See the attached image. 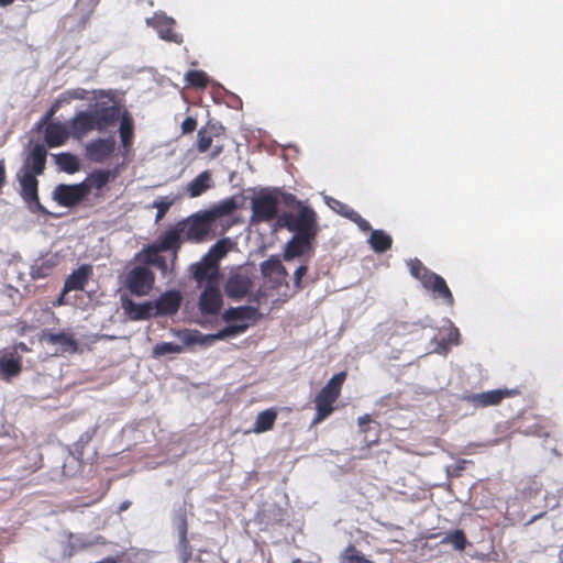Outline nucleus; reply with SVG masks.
Returning <instances> with one entry per match:
<instances>
[{"instance_id":"nucleus-18","label":"nucleus","mask_w":563,"mask_h":563,"mask_svg":"<svg viewBox=\"0 0 563 563\" xmlns=\"http://www.w3.org/2000/svg\"><path fill=\"white\" fill-rule=\"evenodd\" d=\"M163 252L162 250H158L154 245H147L142 251H140L135 255V260L140 263H143L144 265L148 266H155L158 268L163 274H166L169 269L167 261L164 256H162L159 253Z\"/></svg>"},{"instance_id":"nucleus-47","label":"nucleus","mask_w":563,"mask_h":563,"mask_svg":"<svg viewBox=\"0 0 563 563\" xmlns=\"http://www.w3.org/2000/svg\"><path fill=\"white\" fill-rule=\"evenodd\" d=\"M347 219L356 223L362 231L371 230V224L368 223V221L363 219L356 211H350V213L347 214Z\"/></svg>"},{"instance_id":"nucleus-19","label":"nucleus","mask_w":563,"mask_h":563,"mask_svg":"<svg viewBox=\"0 0 563 563\" xmlns=\"http://www.w3.org/2000/svg\"><path fill=\"white\" fill-rule=\"evenodd\" d=\"M185 241L183 233L179 229L178 223L168 230L157 243H154L153 245L157 247L158 250H162L163 252L172 251L173 252V261L174 262L177 257V252L181 245V243Z\"/></svg>"},{"instance_id":"nucleus-11","label":"nucleus","mask_w":563,"mask_h":563,"mask_svg":"<svg viewBox=\"0 0 563 563\" xmlns=\"http://www.w3.org/2000/svg\"><path fill=\"white\" fill-rule=\"evenodd\" d=\"M90 192L87 181L75 185L60 184L53 191V199L64 207H73L79 203Z\"/></svg>"},{"instance_id":"nucleus-9","label":"nucleus","mask_w":563,"mask_h":563,"mask_svg":"<svg viewBox=\"0 0 563 563\" xmlns=\"http://www.w3.org/2000/svg\"><path fill=\"white\" fill-rule=\"evenodd\" d=\"M174 334L177 341L157 343L152 350L153 357L158 358L167 354H180L186 346L196 344L199 341V332L196 330L176 331Z\"/></svg>"},{"instance_id":"nucleus-63","label":"nucleus","mask_w":563,"mask_h":563,"mask_svg":"<svg viewBox=\"0 0 563 563\" xmlns=\"http://www.w3.org/2000/svg\"><path fill=\"white\" fill-rule=\"evenodd\" d=\"M53 113H54V109H52V110L47 113L46 119H48L49 117H52V115H53Z\"/></svg>"},{"instance_id":"nucleus-45","label":"nucleus","mask_w":563,"mask_h":563,"mask_svg":"<svg viewBox=\"0 0 563 563\" xmlns=\"http://www.w3.org/2000/svg\"><path fill=\"white\" fill-rule=\"evenodd\" d=\"M173 203H174V199H170L168 197H163V198L154 201L153 207L156 208V210H157L156 216H155L156 222H158L159 220H162L165 217L166 212L168 211V209L172 207Z\"/></svg>"},{"instance_id":"nucleus-3","label":"nucleus","mask_w":563,"mask_h":563,"mask_svg":"<svg viewBox=\"0 0 563 563\" xmlns=\"http://www.w3.org/2000/svg\"><path fill=\"white\" fill-rule=\"evenodd\" d=\"M346 374L340 372L333 375L325 386L320 390L314 399L317 416L314 422H320L329 417L333 410V402L336 400L341 386L344 383Z\"/></svg>"},{"instance_id":"nucleus-12","label":"nucleus","mask_w":563,"mask_h":563,"mask_svg":"<svg viewBox=\"0 0 563 563\" xmlns=\"http://www.w3.org/2000/svg\"><path fill=\"white\" fill-rule=\"evenodd\" d=\"M260 266L263 278L272 288L279 289L282 286L288 288L286 282L288 273L277 256H271L262 262Z\"/></svg>"},{"instance_id":"nucleus-21","label":"nucleus","mask_w":563,"mask_h":563,"mask_svg":"<svg viewBox=\"0 0 563 563\" xmlns=\"http://www.w3.org/2000/svg\"><path fill=\"white\" fill-rule=\"evenodd\" d=\"M249 328L247 323H235L229 324L213 334H201L199 332L198 343L201 345L212 344L216 341L224 340L227 338H233L241 333H244Z\"/></svg>"},{"instance_id":"nucleus-57","label":"nucleus","mask_w":563,"mask_h":563,"mask_svg":"<svg viewBox=\"0 0 563 563\" xmlns=\"http://www.w3.org/2000/svg\"><path fill=\"white\" fill-rule=\"evenodd\" d=\"M371 421L369 415L358 417V424L362 427Z\"/></svg>"},{"instance_id":"nucleus-59","label":"nucleus","mask_w":563,"mask_h":563,"mask_svg":"<svg viewBox=\"0 0 563 563\" xmlns=\"http://www.w3.org/2000/svg\"><path fill=\"white\" fill-rule=\"evenodd\" d=\"M14 0H0V7H7L11 4Z\"/></svg>"},{"instance_id":"nucleus-50","label":"nucleus","mask_w":563,"mask_h":563,"mask_svg":"<svg viewBox=\"0 0 563 563\" xmlns=\"http://www.w3.org/2000/svg\"><path fill=\"white\" fill-rule=\"evenodd\" d=\"M459 336H460L459 330L455 327L451 325L450 331L446 336V341L452 344H457Z\"/></svg>"},{"instance_id":"nucleus-27","label":"nucleus","mask_w":563,"mask_h":563,"mask_svg":"<svg viewBox=\"0 0 563 563\" xmlns=\"http://www.w3.org/2000/svg\"><path fill=\"white\" fill-rule=\"evenodd\" d=\"M257 316V308L252 306L230 307L222 313V319L225 322L239 321L245 323L247 320H255Z\"/></svg>"},{"instance_id":"nucleus-56","label":"nucleus","mask_w":563,"mask_h":563,"mask_svg":"<svg viewBox=\"0 0 563 563\" xmlns=\"http://www.w3.org/2000/svg\"><path fill=\"white\" fill-rule=\"evenodd\" d=\"M130 506H131V501L124 500L123 503L120 504L118 511L123 512V511L128 510Z\"/></svg>"},{"instance_id":"nucleus-32","label":"nucleus","mask_w":563,"mask_h":563,"mask_svg":"<svg viewBox=\"0 0 563 563\" xmlns=\"http://www.w3.org/2000/svg\"><path fill=\"white\" fill-rule=\"evenodd\" d=\"M119 119H121L119 128L121 143L123 147H129L132 142L134 132L133 118L130 112L124 111L122 114H120Z\"/></svg>"},{"instance_id":"nucleus-41","label":"nucleus","mask_w":563,"mask_h":563,"mask_svg":"<svg viewBox=\"0 0 563 563\" xmlns=\"http://www.w3.org/2000/svg\"><path fill=\"white\" fill-rule=\"evenodd\" d=\"M443 543H450L455 550H464L466 545V538L462 530H455L446 534L442 541Z\"/></svg>"},{"instance_id":"nucleus-38","label":"nucleus","mask_w":563,"mask_h":563,"mask_svg":"<svg viewBox=\"0 0 563 563\" xmlns=\"http://www.w3.org/2000/svg\"><path fill=\"white\" fill-rule=\"evenodd\" d=\"M211 133H208L206 128H202L198 131V139H197V148L200 153L207 152L212 143V136L218 135L220 130H222V126H216L211 125Z\"/></svg>"},{"instance_id":"nucleus-2","label":"nucleus","mask_w":563,"mask_h":563,"mask_svg":"<svg viewBox=\"0 0 563 563\" xmlns=\"http://www.w3.org/2000/svg\"><path fill=\"white\" fill-rule=\"evenodd\" d=\"M346 374L340 372L333 375L325 386L320 390L314 399L317 416L314 422H320L329 417L333 410V402L336 400L341 386L344 383Z\"/></svg>"},{"instance_id":"nucleus-49","label":"nucleus","mask_w":563,"mask_h":563,"mask_svg":"<svg viewBox=\"0 0 563 563\" xmlns=\"http://www.w3.org/2000/svg\"><path fill=\"white\" fill-rule=\"evenodd\" d=\"M197 126V121L192 117H187L181 123L183 133H191Z\"/></svg>"},{"instance_id":"nucleus-55","label":"nucleus","mask_w":563,"mask_h":563,"mask_svg":"<svg viewBox=\"0 0 563 563\" xmlns=\"http://www.w3.org/2000/svg\"><path fill=\"white\" fill-rule=\"evenodd\" d=\"M18 351H21V352H27L29 351V347L25 343L23 342H20L18 343L15 346H14V352L16 353Z\"/></svg>"},{"instance_id":"nucleus-30","label":"nucleus","mask_w":563,"mask_h":563,"mask_svg":"<svg viewBox=\"0 0 563 563\" xmlns=\"http://www.w3.org/2000/svg\"><path fill=\"white\" fill-rule=\"evenodd\" d=\"M44 340L53 345H58L63 353H75L77 342L71 334L66 332H49L44 335Z\"/></svg>"},{"instance_id":"nucleus-5","label":"nucleus","mask_w":563,"mask_h":563,"mask_svg":"<svg viewBox=\"0 0 563 563\" xmlns=\"http://www.w3.org/2000/svg\"><path fill=\"white\" fill-rule=\"evenodd\" d=\"M155 275L146 265L134 266L125 274L124 286L135 296H146L152 290Z\"/></svg>"},{"instance_id":"nucleus-54","label":"nucleus","mask_w":563,"mask_h":563,"mask_svg":"<svg viewBox=\"0 0 563 563\" xmlns=\"http://www.w3.org/2000/svg\"><path fill=\"white\" fill-rule=\"evenodd\" d=\"M5 180V172H4V165L3 162H0V187L4 184Z\"/></svg>"},{"instance_id":"nucleus-46","label":"nucleus","mask_w":563,"mask_h":563,"mask_svg":"<svg viewBox=\"0 0 563 563\" xmlns=\"http://www.w3.org/2000/svg\"><path fill=\"white\" fill-rule=\"evenodd\" d=\"M408 266L410 268V274L421 282V276L424 275V271H428L422 263L415 258L408 262Z\"/></svg>"},{"instance_id":"nucleus-24","label":"nucleus","mask_w":563,"mask_h":563,"mask_svg":"<svg viewBox=\"0 0 563 563\" xmlns=\"http://www.w3.org/2000/svg\"><path fill=\"white\" fill-rule=\"evenodd\" d=\"M91 274V265H81L67 277L64 284V292L71 290H84Z\"/></svg>"},{"instance_id":"nucleus-58","label":"nucleus","mask_w":563,"mask_h":563,"mask_svg":"<svg viewBox=\"0 0 563 563\" xmlns=\"http://www.w3.org/2000/svg\"><path fill=\"white\" fill-rule=\"evenodd\" d=\"M66 294H67V292H64V290H63V291H62V294H60V296L57 298V300H56L55 305H58V306L64 305V303H65V295H66Z\"/></svg>"},{"instance_id":"nucleus-48","label":"nucleus","mask_w":563,"mask_h":563,"mask_svg":"<svg viewBox=\"0 0 563 563\" xmlns=\"http://www.w3.org/2000/svg\"><path fill=\"white\" fill-rule=\"evenodd\" d=\"M307 274V266L300 265L294 273V288L295 291L301 288V278Z\"/></svg>"},{"instance_id":"nucleus-33","label":"nucleus","mask_w":563,"mask_h":563,"mask_svg":"<svg viewBox=\"0 0 563 563\" xmlns=\"http://www.w3.org/2000/svg\"><path fill=\"white\" fill-rule=\"evenodd\" d=\"M126 310L132 320H144L152 317L155 309L152 302L134 303L129 301Z\"/></svg>"},{"instance_id":"nucleus-10","label":"nucleus","mask_w":563,"mask_h":563,"mask_svg":"<svg viewBox=\"0 0 563 563\" xmlns=\"http://www.w3.org/2000/svg\"><path fill=\"white\" fill-rule=\"evenodd\" d=\"M213 222L203 213L194 214L178 222L179 229L185 241L200 242L210 231V224Z\"/></svg>"},{"instance_id":"nucleus-43","label":"nucleus","mask_w":563,"mask_h":563,"mask_svg":"<svg viewBox=\"0 0 563 563\" xmlns=\"http://www.w3.org/2000/svg\"><path fill=\"white\" fill-rule=\"evenodd\" d=\"M342 563H372L354 547H349L342 556Z\"/></svg>"},{"instance_id":"nucleus-7","label":"nucleus","mask_w":563,"mask_h":563,"mask_svg":"<svg viewBox=\"0 0 563 563\" xmlns=\"http://www.w3.org/2000/svg\"><path fill=\"white\" fill-rule=\"evenodd\" d=\"M278 198L271 192H261L252 199V223L268 222L278 213Z\"/></svg>"},{"instance_id":"nucleus-16","label":"nucleus","mask_w":563,"mask_h":563,"mask_svg":"<svg viewBox=\"0 0 563 563\" xmlns=\"http://www.w3.org/2000/svg\"><path fill=\"white\" fill-rule=\"evenodd\" d=\"M146 24L153 26L157 30V33L161 38L174 43H181L183 38L177 33L173 32L172 27L175 24V20L166 16L164 14L162 15H155L153 18L146 19Z\"/></svg>"},{"instance_id":"nucleus-15","label":"nucleus","mask_w":563,"mask_h":563,"mask_svg":"<svg viewBox=\"0 0 563 563\" xmlns=\"http://www.w3.org/2000/svg\"><path fill=\"white\" fill-rule=\"evenodd\" d=\"M223 298L220 289L208 284L199 297V309L203 314L216 316L220 312Z\"/></svg>"},{"instance_id":"nucleus-40","label":"nucleus","mask_w":563,"mask_h":563,"mask_svg":"<svg viewBox=\"0 0 563 563\" xmlns=\"http://www.w3.org/2000/svg\"><path fill=\"white\" fill-rule=\"evenodd\" d=\"M109 179V170H96L89 176V178L86 181L88 183L90 188L95 187L96 189H101L108 184Z\"/></svg>"},{"instance_id":"nucleus-42","label":"nucleus","mask_w":563,"mask_h":563,"mask_svg":"<svg viewBox=\"0 0 563 563\" xmlns=\"http://www.w3.org/2000/svg\"><path fill=\"white\" fill-rule=\"evenodd\" d=\"M177 539L178 541L176 545V551L179 554L181 561L184 563H187L192 554L191 547L187 540V534H184V537H181V534H178Z\"/></svg>"},{"instance_id":"nucleus-28","label":"nucleus","mask_w":563,"mask_h":563,"mask_svg":"<svg viewBox=\"0 0 563 563\" xmlns=\"http://www.w3.org/2000/svg\"><path fill=\"white\" fill-rule=\"evenodd\" d=\"M22 371L21 360L15 353H5L0 356V374L5 380L18 376Z\"/></svg>"},{"instance_id":"nucleus-37","label":"nucleus","mask_w":563,"mask_h":563,"mask_svg":"<svg viewBox=\"0 0 563 563\" xmlns=\"http://www.w3.org/2000/svg\"><path fill=\"white\" fill-rule=\"evenodd\" d=\"M55 163L59 168L68 174H74L79 170V162L77 157L70 153H60L54 156Z\"/></svg>"},{"instance_id":"nucleus-44","label":"nucleus","mask_w":563,"mask_h":563,"mask_svg":"<svg viewBox=\"0 0 563 563\" xmlns=\"http://www.w3.org/2000/svg\"><path fill=\"white\" fill-rule=\"evenodd\" d=\"M185 79L190 86L202 88L207 85V75L201 70L187 71Z\"/></svg>"},{"instance_id":"nucleus-31","label":"nucleus","mask_w":563,"mask_h":563,"mask_svg":"<svg viewBox=\"0 0 563 563\" xmlns=\"http://www.w3.org/2000/svg\"><path fill=\"white\" fill-rule=\"evenodd\" d=\"M239 208L238 199L235 197L227 198L216 206H213L210 210L206 211V217L211 219L212 221L221 218L223 216H229L233 211Z\"/></svg>"},{"instance_id":"nucleus-53","label":"nucleus","mask_w":563,"mask_h":563,"mask_svg":"<svg viewBox=\"0 0 563 563\" xmlns=\"http://www.w3.org/2000/svg\"><path fill=\"white\" fill-rule=\"evenodd\" d=\"M434 352H437L439 354H445L448 352V347H446L445 343H443V342L438 343V346L434 349Z\"/></svg>"},{"instance_id":"nucleus-36","label":"nucleus","mask_w":563,"mask_h":563,"mask_svg":"<svg viewBox=\"0 0 563 563\" xmlns=\"http://www.w3.org/2000/svg\"><path fill=\"white\" fill-rule=\"evenodd\" d=\"M231 245L232 243L230 239H222L212 245L205 256L209 258L213 264L219 265V261L228 254Z\"/></svg>"},{"instance_id":"nucleus-34","label":"nucleus","mask_w":563,"mask_h":563,"mask_svg":"<svg viewBox=\"0 0 563 563\" xmlns=\"http://www.w3.org/2000/svg\"><path fill=\"white\" fill-rule=\"evenodd\" d=\"M368 242L376 253H383L391 247V238L383 230H372Z\"/></svg>"},{"instance_id":"nucleus-35","label":"nucleus","mask_w":563,"mask_h":563,"mask_svg":"<svg viewBox=\"0 0 563 563\" xmlns=\"http://www.w3.org/2000/svg\"><path fill=\"white\" fill-rule=\"evenodd\" d=\"M276 417V412L272 409L261 411L257 415V418L254 423V432L262 433L272 429L275 423Z\"/></svg>"},{"instance_id":"nucleus-39","label":"nucleus","mask_w":563,"mask_h":563,"mask_svg":"<svg viewBox=\"0 0 563 563\" xmlns=\"http://www.w3.org/2000/svg\"><path fill=\"white\" fill-rule=\"evenodd\" d=\"M172 522L174 531L177 533V536L181 534V537H184V534H187L188 523L186 510L184 508L174 510Z\"/></svg>"},{"instance_id":"nucleus-1","label":"nucleus","mask_w":563,"mask_h":563,"mask_svg":"<svg viewBox=\"0 0 563 563\" xmlns=\"http://www.w3.org/2000/svg\"><path fill=\"white\" fill-rule=\"evenodd\" d=\"M120 117V109L117 106L96 104L85 111L78 112L68 122L71 136L81 139L90 131H106L113 126Z\"/></svg>"},{"instance_id":"nucleus-23","label":"nucleus","mask_w":563,"mask_h":563,"mask_svg":"<svg viewBox=\"0 0 563 563\" xmlns=\"http://www.w3.org/2000/svg\"><path fill=\"white\" fill-rule=\"evenodd\" d=\"M71 135L68 124L52 122L45 129V142L49 147L63 145Z\"/></svg>"},{"instance_id":"nucleus-14","label":"nucleus","mask_w":563,"mask_h":563,"mask_svg":"<svg viewBox=\"0 0 563 563\" xmlns=\"http://www.w3.org/2000/svg\"><path fill=\"white\" fill-rule=\"evenodd\" d=\"M516 391L514 389H493L488 391H483L478 394H471L466 396L464 399L474 407H489L497 406L501 402V400L506 397H510Z\"/></svg>"},{"instance_id":"nucleus-17","label":"nucleus","mask_w":563,"mask_h":563,"mask_svg":"<svg viewBox=\"0 0 563 563\" xmlns=\"http://www.w3.org/2000/svg\"><path fill=\"white\" fill-rule=\"evenodd\" d=\"M421 284L424 288L431 289L438 294L439 297L444 298L446 303H453L451 290L440 275L430 271H424V275L421 276Z\"/></svg>"},{"instance_id":"nucleus-22","label":"nucleus","mask_w":563,"mask_h":563,"mask_svg":"<svg viewBox=\"0 0 563 563\" xmlns=\"http://www.w3.org/2000/svg\"><path fill=\"white\" fill-rule=\"evenodd\" d=\"M181 295L177 290L164 292L153 305L157 314H174L181 303Z\"/></svg>"},{"instance_id":"nucleus-20","label":"nucleus","mask_w":563,"mask_h":563,"mask_svg":"<svg viewBox=\"0 0 563 563\" xmlns=\"http://www.w3.org/2000/svg\"><path fill=\"white\" fill-rule=\"evenodd\" d=\"M192 277L198 284L208 282L211 284L218 277L219 265L213 264L205 255L200 262L191 265Z\"/></svg>"},{"instance_id":"nucleus-61","label":"nucleus","mask_w":563,"mask_h":563,"mask_svg":"<svg viewBox=\"0 0 563 563\" xmlns=\"http://www.w3.org/2000/svg\"><path fill=\"white\" fill-rule=\"evenodd\" d=\"M465 463H466V461H465V460L461 461V464L459 465L457 471H456V475H459L460 471L464 470V466H463V465H464Z\"/></svg>"},{"instance_id":"nucleus-29","label":"nucleus","mask_w":563,"mask_h":563,"mask_svg":"<svg viewBox=\"0 0 563 563\" xmlns=\"http://www.w3.org/2000/svg\"><path fill=\"white\" fill-rule=\"evenodd\" d=\"M47 151L43 144H35L30 153L25 169L32 172L33 175H42L45 169Z\"/></svg>"},{"instance_id":"nucleus-52","label":"nucleus","mask_w":563,"mask_h":563,"mask_svg":"<svg viewBox=\"0 0 563 563\" xmlns=\"http://www.w3.org/2000/svg\"><path fill=\"white\" fill-rule=\"evenodd\" d=\"M327 203L334 211H336V209H339V207H341V205H342L341 201H339V200H336L334 198H327Z\"/></svg>"},{"instance_id":"nucleus-26","label":"nucleus","mask_w":563,"mask_h":563,"mask_svg":"<svg viewBox=\"0 0 563 563\" xmlns=\"http://www.w3.org/2000/svg\"><path fill=\"white\" fill-rule=\"evenodd\" d=\"M312 240L313 239L294 234L291 240L286 244L284 253L285 261H290L310 251Z\"/></svg>"},{"instance_id":"nucleus-13","label":"nucleus","mask_w":563,"mask_h":563,"mask_svg":"<svg viewBox=\"0 0 563 563\" xmlns=\"http://www.w3.org/2000/svg\"><path fill=\"white\" fill-rule=\"evenodd\" d=\"M115 145L113 133L107 137L91 140L85 145L86 156L91 162L103 163L113 154Z\"/></svg>"},{"instance_id":"nucleus-51","label":"nucleus","mask_w":563,"mask_h":563,"mask_svg":"<svg viewBox=\"0 0 563 563\" xmlns=\"http://www.w3.org/2000/svg\"><path fill=\"white\" fill-rule=\"evenodd\" d=\"M350 211H354V210L343 202H342L341 207H339V209H336V212L344 216L345 218H347V214L350 213Z\"/></svg>"},{"instance_id":"nucleus-60","label":"nucleus","mask_w":563,"mask_h":563,"mask_svg":"<svg viewBox=\"0 0 563 563\" xmlns=\"http://www.w3.org/2000/svg\"><path fill=\"white\" fill-rule=\"evenodd\" d=\"M261 291H258L253 298H249L250 301L258 302L260 301Z\"/></svg>"},{"instance_id":"nucleus-25","label":"nucleus","mask_w":563,"mask_h":563,"mask_svg":"<svg viewBox=\"0 0 563 563\" xmlns=\"http://www.w3.org/2000/svg\"><path fill=\"white\" fill-rule=\"evenodd\" d=\"M214 186L209 170L201 172L187 185V194L190 198H197Z\"/></svg>"},{"instance_id":"nucleus-4","label":"nucleus","mask_w":563,"mask_h":563,"mask_svg":"<svg viewBox=\"0 0 563 563\" xmlns=\"http://www.w3.org/2000/svg\"><path fill=\"white\" fill-rule=\"evenodd\" d=\"M284 225L295 235L314 239L317 235V216L309 207H301L297 216L285 214L283 217Z\"/></svg>"},{"instance_id":"nucleus-8","label":"nucleus","mask_w":563,"mask_h":563,"mask_svg":"<svg viewBox=\"0 0 563 563\" xmlns=\"http://www.w3.org/2000/svg\"><path fill=\"white\" fill-rule=\"evenodd\" d=\"M18 177L21 187L20 195L27 205L30 211L48 214V211L40 202L37 194L38 181L35 175H33L29 169H24L21 175H18Z\"/></svg>"},{"instance_id":"nucleus-6","label":"nucleus","mask_w":563,"mask_h":563,"mask_svg":"<svg viewBox=\"0 0 563 563\" xmlns=\"http://www.w3.org/2000/svg\"><path fill=\"white\" fill-rule=\"evenodd\" d=\"M254 283L251 273L245 267H238L230 272L223 288L225 295L232 300L243 299L252 289Z\"/></svg>"},{"instance_id":"nucleus-62","label":"nucleus","mask_w":563,"mask_h":563,"mask_svg":"<svg viewBox=\"0 0 563 563\" xmlns=\"http://www.w3.org/2000/svg\"><path fill=\"white\" fill-rule=\"evenodd\" d=\"M73 97L76 98V99H81L84 98L81 93H79L78 91H74L73 93Z\"/></svg>"}]
</instances>
